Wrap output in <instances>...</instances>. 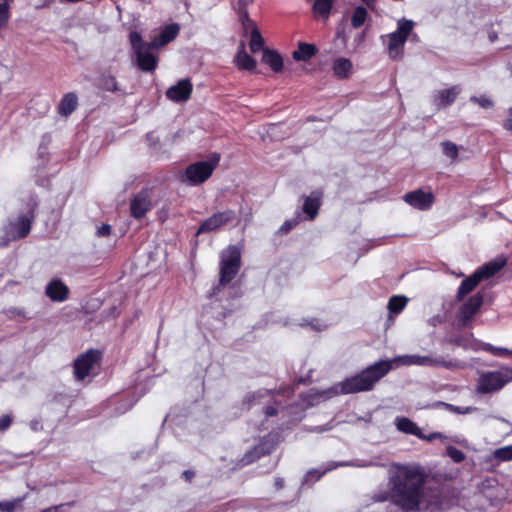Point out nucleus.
<instances>
[{
	"label": "nucleus",
	"instance_id": "obj_1",
	"mask_svg": "<svg viewBox=\"0 0 512 512\" xmlns=\"http://www.w3.org/2000/svg\"><path fill=\"white\" fill-rule=\"evenodd\" d=\"M427 475L415 463H393L388 470L389 490L380 489L369 495L371 503L390 500L386 512H419L424 500Z\"/></svg>",
	"mask_w": 512,
	"mask_h": 512
},
{
	"label": "nucleus",
	"instance_id": "obj_2",
	"mask_svg": "<svg viewBox=\"0 0 512 512\" xmlns=\"http://www.w3.org/2000/svg\"><path fill=\"white\" fill-rule=\"evenodd\" d=\"M392 368L393 361L389 359L379 360L355 375L346 377L344 380L327 389L316 391L314 395L321 399H330L337 395L371 391L374 389L375 385L391 371Z\"/></svg>",
	"mask_w": 512,
	"mask_h": 512
},
{
	"label": "nucleus",
	"instance_id": "obj_3",
	"mask_svg": "<svg viewBox=\"0 0 512 512\" xmlns=\"http://www.w3.org/2000/svg\"><path fill=\"white\" fill-rule=\"evenodd\" d=\"M279 397V393L275 394L271 390L259 389L245 396L243 406L248 410L261 406L266 419L279 413L282 415V418H285L292 413L293 407L284 406Z\"/></svg>",
	"mask_w": 512,
	"mask_h": 512
},
{
	"label": "nucleus",
	"instance_id": "obj_4",
	"mask_svg": "<svg viewBox=\"0 0 512 512\" xmlns=\"http://www.w3.org/2000/svg\"><path fill=\"white\" fill-rule=\"evenodd\" d=\"M220 155L212 153L208 160L197 161L188 165L183 172L179 174V181L188 186H198L210 178L213 171L218 166Z\"/></svg>",
	"mask_w": 512,
	"mask_h": 512
},
{
	"label": "nucleus",
	"instance_id": "obj_5",
	"mask_svg": "<svg viewBox=\"0 0 512 512\" xmlns=\"http://www.w3.org/2000/svg\"><path fill=\"white\" fill-rule=\"evenodd\" d=\"M512 382V366L503 365L498 370L482 372L476 382V392L480 395L495 393Z\"/></svg>",
	"mask_w": 512,
	"mask_h": 512
},
{
	"label": "nucleus",
	"instance_id": "obj_6",
	"mask_svg": "<svg viewBox=\"0 0 512 512\" xmlns=\"http://www.w3.org/2000/svg\"><path fill=\"white\" fill-rule=\"evenodd\" d=\"M415 23L406 18L397 21V29L389 34L381 35L382 43L387 39V51L392 60H399L403 57L405 43L411 34Z\"/></svg>",
	"mask_w": 512,
	"mask_h": 512
},
{
	"label": "nucleus",
	"instance_id": "obj_7",
	"mask_svg": "<svg viewBox=\"0 0 512 512\" xmlns=\"http://www.w3.org/2000/svg\"><path fill=\"white\" fill-rule=\"evenodd\" d=\"M129 42L134 54L136 66L143 72H153L158 65V56L151 50L149 42H145L137 31L129 33Z\"/></svg>",
	"mask_w": 512,
	"mask_h": 512
},
{
	"label": "nucleus",
	"instance_id": "obj_8",
	"mask_svg": "<svg viewBox=\"0 0 512 512\" xmlns=\"http://www.w3.org/2000/svg\"><path fill=\"white\" fill-rule=\"evenodd\" d=\"M241 253L238 247L231 245L221 253L219 284L213 287L209 297L219 293L220 286L229 284L239 272Z\"/></svg>",
	"mask_w": 512,
	"mask_h": 512
},
{
	"label": "nucleus",
	"instance_id": "obj_9",
	"mask_svg": "<svg viewBox=\"0 0 512 512\" xmlns=\"http://www.w3.org/2000/svg\"><path fill=\"white\" fill-rule=\"evenodd\" d=\"M394 363H399L404 366H423V367H443L445 369H462L464 368L463 362L457 359L446 360L442 356L431 355H401L390 359Z\"/></svg>",
	"mask_w": 512,
	"mask_h": 512
},
{
	"label": "nucleus",
	"instance_id": "obj_10",
	"mask_svg": "<svg viewBox=\"0 0 512 512\" xmlns=\"http://www.w3.org/2000/svg\"><path fill=\"white\" fill-rule=\"evenodd\" d=\"M384 464H381L373 459L364 460V459H355L351 461H332L327 463L324 467L311 469L309 470L303 477L302 484H312L318 481L321 477H323L327 472L332 471L338 467H358V468H367V467H384Z\"/></svg>",
	"mask_w": 512,
	"mask_h": 512
},
{
	"label": "nucleus",
	"instance_id": "obj_11",
	"mask_svg": "<svg viewBox=\"0 0 512 512\" xmlns=\"http://www.w3.org/2000/svg\"><path fill=\"white\" fill-rule=\"evenodd\" d=\"M100 360V352L98 350H89L79 355L74 361V376L77 380H84L89 376Z\"/></svg>",
	"mask_w": 512,
	"mask_h": 512
},
{
	"label": "nucleus",
	"instance_id": "obj_12",
	"mask_svg": "<svg viewBox=\"0 0 512 512\" xmlns=\"http://www.w3.org/2000/svg\"><path fill=\"white\" fill-rule=\"evenodd\" d=\"M235 217V212L230 209L214 213L212 216H210L201 223V225L196 231V235L213 232L218 228L222 227L223 225L234 220Z\"/></svg>",
	"mask_w": 512,
	"mask_h": 512
},
{
	"label": "nucleus",
	"instance_id": "obj_13",
	"mask_svg": "<svg viewBox=\"0 0 512 512\" xmlns=\"http://www.w3.org/2000/svg\"><path fill=\"white\" fill-rule=\"evenodd\" d=\"M275 447L276 441L274 440V436L269 434L267 437H264L257 446L245 453L241 459L242 465L251 464L261 456L270 454Z\"/></svg>",
	"mask_w": 512,
	"mask_h": 512
},
{
	"label": "nucleus",
	"instance_id": "obj_14",
	"mask_svg": "<svg viewBox=\"0 0 512 512\" xmlns=\"http://www.w3.org/2000/svg\"><path fill=\"white\" fill-rule=\"evenodd\" d=\"M394 423L397 430L400 432L416 436L422 440L432 441L436 438L442 437V435L438 432L431 433L430 435L423 434L419 426L407 417H396Z\"/></svg>",
	"mask_w": 512,
	"mask_h": 512
},
{
	"label": "nucleus",
	"instance_id": "obj_15",
	"mask_svg": "<svg viewBox=\"0 0 512 512\" xmlns=\"http://www.w3.org/2000/svg\"><path fill=\"white\" fill-rule=\"evenodd\" d=\"M403 199L407 204L421 211L429 210L434 203L433 193L425 192L422 189L406 193Z\"/></svg>",
	"mask_w": 512,
	"mask_h": 512
},
{
	"label": "nucleus",
	"instance_id": "obj_16",
	"mask_svg": "<svg viewBox=\"0 0 512 512\" xmlns=\"http://www.w3.org/2000/svg\"><path fill=\"white\" fill-rule=\"evenodd\" d=\"M192 90L193 85L190 79H181L175 85L167 89L166 97L175 103L186 102L189 100Z\"/></svg>",
	"mask_w": 512,
	"mask_h": 512
},
{
	"label": "nucleus",
	"instance_id": "obj_17",
	"mask_svg": "<svg viewBox=\"0 0 512 512\" xmlns=\"http://www.w3.org/2000/svg\"><path fill=\"white\" fill-rule=\"evenodd\" d=\"M152 204L147 189L141 190L130 201L131 215L141 219L151 209Z\"/></svg>",
	"mask_w": 512,
	"mask_h": 512
},
{
	"label": "nucleus",
	"instance_id": "obj_18",
	"mask_svg": "<svg viewBox=\"0 0 512 512\" xmlns=\"http://www.w3.org/2000/svg\"><path fill=\"white\" fill-rule=\"evenodd\" d=\"M461 87L459 85H454L447 89L438 90L433 94V104L437 110L442 108H446L452 105L457 96L461 92Z\"/></svg>",
	"mask_w": 512,
	"mask_h": 512
},
{
	"label": "nucleus",
	"instance_id": "obj_19",
	"mask_svg": "<svg viewBox=\"0 0 512 512\" xmlns=\"http://www.w3.org/2000/svg\"><path fill=\"white\" fill-rule=\"evenodd\" d=\"M322 192L320 190H315L310 193L309 196L305 197L302 211L305 214V219L314 220L319 212V208L322 203Z\"/></svg>",
	"mask_w": 512,
	"mask_h": 512
},
{
	"label": "nucleus",
	"instance_id": "obj_20",
	"mask_svg": "<svg viewBox=\"0 0 512 512\" xmlns=\"http://www.w3.org/2000/svg\"><path fill=\"white\" fill-rule=\"evenodd\" d=\"M45 294L54 302H63L68 298L69 288L60 279H53L47 284Z\"/></svg>",
	"mask_w": 512,
	"mask_h": 512
},
{
	"label": "nucleus",
	"instance_id": "obj_21",
	"mask_svg": "<svg viewBox=\"0 0 512 512\" xmlns=\"http://www.w3.org/2000/svg\"><path fill=\"white\" fill-rule=\"evenodd\" d=\"M179 31L180 26L177 23L166 25L163 28V30L159 33V35L154 37V39L149 42L150 47L158 49L162 46H165L177 37Z\"/></svg>",
	"mask_w": 512,
	"mask_h": 512
},
{
	"label": "nucleus",
	"instance_id": "obj_22",
	"mask_svg": "<svg viewBox=\"0 0 512 512\" xmlns=\"http://www.w3.org/2000/svg\"><path fill=\"white\" fill-rule=\"evenodd\" d=\"M31 230V219L26 215H20L9 225V235L12 239H22L26 237Z\"/></svg>",
	"mask_w": 512,
	"mask_h": 512
},
{
	"label": "nucleus",
	"instance_id": "obj_23",
	"mask_svg": "<svg viewBox=\"0 0 512 512\" xmlns=\"http://www.w3.org/2000/svg\"><path fill=\"white\" fill-rule=\"evenodd\" d=\"M509 461H512V445L497 448L484 458V462L489 467H497L501 463Z\"/></svg>",
	"mask_w": 512,
	"mask_h": 512
},
{
	"label": "nucleus",
	"instance_id": "obj_24",
	"mask_svg": "<svg viewBox=\"0 0 512 512\" xmlns=\"http://www.w3.org/2000/svg\"><path fill=\"white\" fill-rule=\"evenodd\" d=\"M483 304V296L480 294L472 295L460 308L459 316L466 323L480 309Z\"/></svg>",
	"mask_w": 512,
	"mask_h": 512
},
{
	"label": "nucleus",
	"instance_id": "obj_25",
	"mask_svg": "<svg viewBox=\"0 0 512 512\" xmlns=\"http://www.w3.org/2000/svg\"><path fill=\"white\" fill-rule=\"evenodd\" d=\"M262 62L267 64L273 72H281L283 69V58L275 50L263 49Z\"/></svg>",
	"mask_w": 512,
	"mask_h": 512
},
{
	"label": "nucleus",
	"instance_id": "obj_26",
	"mask_svg": "<svg viewBox=\"0 0 512 512\" xmlns=\"http://www.w3.org/2000/svg\"><path fill=\"white\" fill-rule=\"evenodd\" d=\"M334 0H314L312 11L316 19L327 21L331 15Z\"/></svg>",
	"mask_w": 512,
	"mask_h": 512
},
{
	"label": "nucleus",
	"instance_id": "obj_27",
	"mask_svg": "<svg viewBox=\"0 0 512 512\" xmlns=\"http://www.w3.org/2000/svg\"><path fill=\"white\" fill-rule=\"evenodd\" d=\"M332 70L337 78L346 79L351 73L352 63L348 58H337L333 62Z\"/></svg>",
	"mask_w": 512,
	"mask_h": 512
},
{
	"label": "nucleus",
	"instance_id": "obj_28",
	"mask_svg": "<svg viewBox=\"0 0 512 512\" xmlns=\"http://www.w3.org/2000/svg\"><path fill=\"white\" fill-rule=\"evenodd\" d=\"M475 351L482 350L485 352H488L492 354L493 356L498 357H506L512 355V350L504 348V347H497L490 343L483 342V341H476L475 342Z\"/></svg>",
	"mask_w": 512,
	"mask_h": 512
},
{
	"label": "nucleus",
	"instance_id": "obj_29",
	"mask_svg": "<svg viewBox=\"0 0 512 512\" xmlns=\"http://www.w3.org/2000/svg\"><path fill=\"white\" fill-rule=\"evenodd\" d=\"M480 282L481 280L479 276L476 274V272H474L472 275L461 282L457 291V298L461 299L469 294Z\"/></svg>",
	"mask_w": 512,
	"mask_h": 512
},
{
	"label": "nucleus",
	"instance_id": "obj_30",
	"mask_svg": "<svg viewBox=\"0 0 512 512\" xmlns=\"http://www.w3.org/2000/svg\"><path fill=\"white\" fill-rule=\"evenodd\" d=\"M317 52V48L314 44L300 43L298 49L293 52V58L296 61H307L312 58Z\"/></svg>",
	"mask_w": 512,
	"mask_h": 512
},
{
	"label": "nucleus",
	"instance_id": "obj_31",
	"mask_svg": "<svg viewBox=\"0 0 512 512\" xmlns=\"http://www.w3.org/2000/svg\"><path fill=\"white\" fill-rule=\"evenodd\" d=\"M235 62L240 69L246 71H252L256 66L255 59L244 50L243 46L237 52L235 56Z\"/></svg>",
	"mask_w": 512,
	"mask_h": 512
},
{
	"label": "nucleus",
	"instance_id": "obj_32",
	"mask_svg": "<svg viewBox=\"0 0 512 512\" xmlns=\"http://www.w3.org/2000/svg\"><path fill=\"white\" fill-rule=\"evenodd\" d=\"M78 99L74 93H67L62 98L58 111L63 116L70 115L77 107Z\"/></svg>",
	"mask_w": 512,
	"mask_h": 512
},
{
	"label": "nucleus",
	"instance_id": "obj_33",
	"mask_svg": "<svg viewBox=\"0 0 512 512\" xmlns=\"http://www.w3.org/2000/svg\"><path fill=\"white\" fill-rule=\"evenodd\" d=\"M503 263L496 261L488 262L483 266L479 267L475 272L479 276L480 280L489 279L494 276L503 267Z\"/></svg>",
	"mask_w": 512,
	"mask_h": 512
},
{
	"label": "nucleus",
	"instance_id": "obj_34",
	"mask_svg": "<svg viewBox=\"0 0 512 512\" xmlns=\"http://www.w3.org/2000/svg\"><path fill=\"white\" fill-rule=\"evenodd\" d=\"M368 9L369 8L364 5H358L355 7L351 15V26L354 29H358L364 25L368 18Z\"/></svg>",
	"mask_w": 512,
	"mask_h": 512
},
{
	"label": "nucleus",
	"instance_id": "obj_35",
	"mask_svg": "<svg viewBox=\"0 0 512 512\" xmlns=\"http://www.w3.org/2000/svg\"><path fill=\"white\" fill-rule=\"evenodd\" d=\"M408 298L402 295H394L388 301V310L390 314L397 315L406 307Z\"/></svg>",
	"mask_w": 512,
	"mask_h": 512
},
{
	"label": "nucleus",
	"instance_id": "obj_36",
	"mask_svg": "<svg viewBox=\"0 0 512 512\" xmlns=\"http://www.w3.org/2000/svg\"><path fill=\"white\" fill-rule=\"evenodd\" d=\"M264 39L257 27H253L250 35L249 47L252 53H257L263 50Z\"/></svg>",
	"mask_w": 512,
	"mask_h": 512
},
{
	"label": "nucleus",
	"instance_id": "obj_37",
	"mask_svg": "<svg viewBox=\"0 0 512 512\" xmlns=\"http://www.w3.org/2000/svg\"><path fill=\"white\" fill-rule=\"evenodd\" d=\"M98 87L102 90L108 91V92H116L118 91V83L115 79V77L111 75H102L98 79Z\"/></svg>",
	"mask_w": 512,
	"mask_h": 512
},
{
	"label": "nucleus",
	"instance_id": "obj_38",
	"mask_svg": "<svg viewBox=\"0 0 512 512\" xmlns=\"http://www.w3.org/2000/svg\"><path fill=\"white\" fill-rule=\"evenodd\" d=\"M439 405L443 406L447 411L451 413L460 415L471 414L478 410V408L474 406H456L446 402H440Z\"/></svg>",
	"mask_w": 512,
	"mask_h": 512
},
{
	"label": "nucleus",
	"instance_id": "obj_39",
	"mask_svg": "<svg viewBox=\"0 0 512 512\" xmlns=\"http://www.w3.org/2000/svg\"><path fill=\"white\" fill-rule=\"evenodd\" d=\"M27 498L26 495L8 501H0V512H15L16 508Z\"/></svg>",
	"mask_w": 512,
	"mask_h": 512
},
{
	"label": "nucleus",
	"instance_id": "obj_40",
	"mask_svg": "<svg viewBox=\"0 0 512 512\" xmlns=\"http://www.w3.org/2000/svg\"><path fill=\"white\" fill-rule=\"evenodd\" d=\"M442 149L445 156L454 160L458 156V147L455 143L451 141L442 142Z\"/></svg>",
	"mask_w": 512,
	"mask_h": 512
},
{
	"label": "nucleus",
	"instance_id": "obj_41",
	"mask_svg": "<svg viewBox=\"0 0 512 512\" xmlns=\"http://www.w3.org/2000/svg\"><path fill=\"white\" fill-rule=\"evenodd\" d=\"M448 342L450 344H453V345L458 346V347H462L464 349L471 348V349L474 350V348H475V344L472 345L470 343V339L467 338V337H464V336L451 337V338L448 339Z\"/></svg>",
	"mask_w": 512,
	"mask_h": 512
},
{
	"label": "nucleus",
	"instance_id": "obj_42",
	"mask_svg": "<svg viewBox=\"0 0 512 512\" xmlns=\"http://www.w3.org/2000/svg\"><path fill=\"white\" fill-rule=\"evenodd\" d=\"M447 455L455 462L461 463L465 460V454L460 449L454 446H448L446 449Z\"/></svg>",
	"mask_w": 512,
	"mask_h": 512
},
{
	"label": "nucleus",
	"instance_id": "obj_43",
	"mask_svg": "<svg viewBox=\"0 0 512 512\" xmlns=\"http://www.w3.org/2000/svg\"><path fill=\"white\" fill-rule=\"evenodd\" d=\"M300 222V219L299 217H296V218H292V219H289V220H286L281 226L280 228L278 229L277 233L278 234H286L288 233L289 231H291L294 227H296L298 225V223Z\"/></svg>",
	"mask_w": 512,
	"mask_h": 512
},
{
	"label": "nucleus",
	"instance_id": "obj_44",
	"mask_svg": "<svg viewBox=\"0 0 512 512\" xmlns=\"http://www.w3.org/2000/svg\"><path fill=\"white\" fill-rule=\"evenodd\" d=\"M470 101L473 102V103L478 104L481 108H484V109H488V108H491L493 106L492 100H490L485 95H482V96H479V97L471 96L470 97Z\"/></svg>",
	"mask_w": 512,
	"mask_h": 512
},
{
	"label": "nucleus",
	"instance_id": "obj_45",
	"mask_svg": "<svg viewBox=\"0 0 512 512\" xmlns=\"http://www.w3.org/2000/svg\"><path fill=\"white\" fill-rule=\"evenodd\" d=\"M10 6L7 3H0V28L4 27L10 16Z\"/></svg>",
	"mask_w": 512,
	"mask_h": 512
},
{
	"label": "nucleus",
	"instance_id": "obj_46",
	"mask_svg": "<svg viewBox=\"0 0 512 512\" xmlns=\"http://www.w3.org/2000/svg\"><path fill=\"white\" fill-rule=\"evenodd\" d=\"M301 326H310L312 329L316 330V331H323L327 328V325L326 323H324L323 321L321 320H318V319H312L310 321H307L305 323H301L300 324Z\"/></svg>",
	"mask_w": 512,
	"mask_h": 512
},
{
	"label": "nucleus",
	"instance_id": "obj_47",
	"mask_svg": "<svg viewBox=\"0 0 512 512\" xmlns=\"http://www.w3.org/2000/svg\"><path fill=\"white\" fill-rule=\"evenodd\" d=\"M13 418L10 414H4L0 417V433L5 432L12 424Z\"/></svg>",
	"mask_w": 512,
	"mask_h": 512
},
{
	"label": "nucleus",
	"instance_id": "obj_48",
	"mask_svg": "<svg viewBox=\"0 0 512 512\" xmlns=\"http://www.w3.org/2000/svg\"><path fill=\"white\" fill-rule=\"evenodd\" d=\"M111 233V226L109 224H102L100 227H98L97 229V236L99 237H106V236H109Z\"/></svg>",
	"mask_w": 512,
	"mask_h": 512
},
{
	"label": "nucleus",
	"instance_id": "obj_49",
	"mask_svg": "<svg viewBox=\"0 0 512 512\" xmlns=\"http://www.w3.org/2000/svg\"><path fill=\"white\" fill-rule=\"evenodd\" d=\"M333 428V425L330 424V423H327L325 425H318V426H313L312 428L309 429L310 432H316V433H322V432H325V431H329Z\"/></svg>",
	"mask_w": 512,
	"mask_h": 512
},
{
	"label": "nucleus",
	"instance_id": "obj_50",
	"mask_svg": "<svg viewBox=\"0 0 512 512\" xmlns=\"http://www.w3.org/2000/svg\"><path fill=\"white\" fill-rule=\"evenodd\" d=\"M236 9H237L239 18L242 21V23L244 24L245 22H248L249 14H248L247 8H236Z\"/></svg>",
	"mask_w": 512,
	"mask_h": 512
},
{
	"label": "nucleus",
	"instance_id": "obj_51",
	"mask_svg": "<svg viewBox=\"0 0 512 512\" xmlns=\"http://www.w3.org/2000/svg\"><path fill=\"white\" fill-rule=\"evenodd\" d=\"M29 426H30L31 430H33L35 432L43 429V425H42L41 421L38 419L31 420Z\"/></svg>",
	"mask_w": 512,
	"mask_h": 512
},
{
	"label": "nucleus",
	"instance_id": "obj_52",
	"mask_svg": "<svg viewBox=\"0 0 512 512\" xmlns=\"http://www.w3.org/2000/svg\"><path fill=\"white\" fill-rule=\"evenodd\" d=\"M71 504L72 503H67V505H71ZM64 506H66V504L55 505V506H51L46 509H43L40 512H59V510Z\"/></svg>",
	"mask_w": 512,
	"mask_h": 512
},
{
	"label": "nucleus",
	"instance_id": "obj_53",
	"mask_svg": "<svg viewBox=\"0 0 512 512\" xmlns=\"http://www.w3.org/2000/svg\"><path fill=\"white\" fill-rule=\"evenodd\" d=\"M360 1L365 5V7L369 8L372 11L375 10L377 0H360Z\"/></svg>",
	"mask_w": 512,
	"mask_h": 512
},
{
	"label": "nucleus",
	"instance_id": "obj_54",
	"mask_svg": "<svg viewBox=\"0 0 512 512\" xmlns=\"http://www.w3.org/2000/svg\"><path fill=\"white\" fill-rule=\"evenodd\" d=\"M300 420H301V416H300V415H299V416H296V417H293L290 421H285V422H283V423L281 424V428H284V427H287V428H288L290 424H294V423H296V422H298V421H300Z\"/></svg>",
	"mask_w": 512,
	"mask_h": 512
},
{
	"label": "nucleus",
	"instance_id": "obj_55",
	"mask_svg": "<svg viewBox=\"0 0 512 512\" xmlns=\"http://www.w3.org/2000/svg\"><path fill=\"white\" fill-rule=\"evenodd\" d=\"M254 0H237V8H247Z\"/></svg>",
	"mask_w": 512,
	"mask_h": 512
},
{
	"label": "nucleus",
	"instance_id": "obj_56",
	"mask_svg": "<svg viewBox=\"0 0 512 512\" xmlns=\"http://www.w3.org/2000/svg\"><path fill=\"white\" fill-rule=\"evenodd\" d=\"M195 476V472L192 470H186L183 472V477L187 481H191V479Z\"/></svg>",
	"mask_w": 512,
	"mask_h": 512
},
{
	"label": "nucleus",
	"instance_id": "obj_57",
	"mask_svg": "<svg viewBox=\"0 0 512 512\" xmlns=\"http://www.w3.org/2000/svg\"><path fill=\"white\" fill-rule=\"evenodd\" d=\"M274 485L276 490L282 489L284 487V479L280 477L276 478Z\"/></svg>",
	"mask_w": 512,
	"mask_h": 512
},
{
	"label": "nucleus",
	"instance_id": "obj_58",
	"mask_svg": "<svg viewBox=\"0 0 512 512\" xmlns=\"http://www.w3.org/2000/svg\"><path fill=\"white\" fill-rule=\"evenodd\" d=\"M503 127L504 129L508 130V131H512V119L509 118V119H506L504 122H503Z\"/></svg>",
	"mask_w": 512,
	"mask_h": 512
},
{
	"label": "nucleus",
	"instance_id": "obj_59",
	"mask_svg": "<svg viewBox=\"0 0 512 512\" xmlns=\"http://www.w3.org/2000/svg\"><path fill=\"white\" fill-rule=\"evenodd\" d=\"M136 401L131 402L127 407H125L123 410H120V413H125L129 409H131Z\"/></svg>",
	"mask_w": 512,
	"mask_h": 512
},
{
	"label": "nucleus",
	"instance_id": "obj_60",
	"mask_svg": "<svg viewBox=\"0 0 512 512\" xmlns=\"http://www.w3.org/2000/svg\"><path fill=\"white\" fill-rule=\"evenodd\" d=\"M13 0H3L2 3H7L9 6H10V3L12 2Z\"/></svg>",
	"mask_w": 512,
	"mask_h": 512
},
{
	"label": "nucleus",
	"instance_id": "obj_61",
	"mask_svg": "<svg viewBox=\"0 0 512 512\" xmlns=\"http://www.w3.org/2000/svg\"><path fill=\"white\" fill-rule=\"evenodd\" d=\"M509 114L512 117V107L509 109Z\"/></svg>",
	"mask_w": 512,
	"mask_h": 512
},
{
	"label": "nucleus",
	"instance_id": "obj_62",
	"mask_svg": "<svg viewBox=\"0 0 512 512\" xmlns=\"http://www.w3.org/2000/svg\"><path fill=\"white\" fill-rule=\"evenodd\" d=\"M152 136L151 133L147 134V138L150 139V137Z\"/></svg>",
	"mask_w": 512,
	"mask_h": 512
}]
</instances>
